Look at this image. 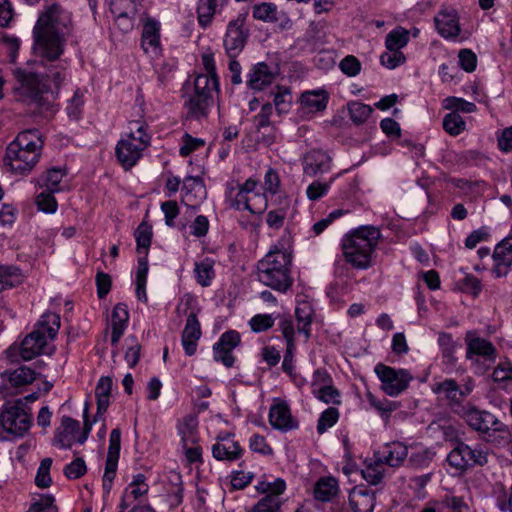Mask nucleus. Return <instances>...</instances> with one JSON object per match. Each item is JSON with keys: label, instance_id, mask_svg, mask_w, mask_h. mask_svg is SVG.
<instances>
[{"label": "nucleus", "instance_id": "1", "mask_svg": "<svg viewBox=\"0 0 512 512\" xmlns=\"http://www.w3.org/2000/svg\"><path fill=\"white\" fill-rule=\"evenodd\" d=\"M72 32L71 13L59 3L47 4L34 27L35 41L41 57L49 60L63 53L66 37Z\"/></svg>", "mask_w": 512, "mask_h": 512}, {"label": "nucleus", "instance_id": "2", "mask_svg": "<svg viewBox=\"0 0 512 512\" xmlns=\"http://www.w3.org/2000/svg\"><path fill=\"white\" fill-rule=\"evenodd\" d=\"M43 144L38 129L20 132L6 148L4 165L14 174H29L40 159Z\"/></svg>", "mask_w": 512, "mask_h": 512}, {"label": "nucleus", "instance_id": "3", "mask_svg": "<svg viewBox=\"0 0 512 512\" xmlns=\"http://www.w3.org/2000/svg\"><path fill=\"white\" fill-rule=\"evenodd\" d=\"M380 237L381 232L375 226H361L347 234L341 241L346 262L357 270L370 268L373 265V254Z\"/></svg>", "mask_w": 512, "mask_h": 512}, {"label": "nucleus", "instance_id": "4", "mask_svg": "<svg viewBox=\"0 0 512 512\" xmlns=\"http://www.w3.org/2000/svg\"><path fill=\"white\" fill-rule=\"evenodd\" d=\"M291 263V253L275 245L257 263L258 281L273 290L285 293L293 284L290 271Z\"/></svg>", "mask_w": 512, "mask_h": 512}, {"label": "nucleus", "instance_id": "5", "mask_svg": "<svg viewBox=\"0 0 512 512\" xmlns=\"http://www.w3.org/2000/svg\"><path fill=\"white\" fill-rule=\"evenodd\" d=\"M60 328V316L56 313H44L34 330L25 336L19 347L12 345L8 353L19 351L24 361H29L40 354H50L52 350L49 347L48 340H53Z\"/></svg>", "mask_w": 512, "mask_h": 512}, {"label": "nucleus", "instance_id": "6", "mask_svg": "<svg viewBox=\"0 0 512 512\" xmlns=\"http://www.w3.org/2000/svg\"><path fill=\"white\" fill-rule=\"evenodd\" d=\"M461 416L468 426L483 435L487 442L501 443L510 435L508 426L489 411L467 404L463 407Z\"/></svg>", "mask_w": 512, "mask_h": 512}, {"label": "nucleus", "instance_id": "7", "mask_svg": "<svg viewBox=\"0 0 512 512\" xmlns=\"http://www.w3.org/2000/svg\"><path fill=\"white\" fill-rule=\"evenodd\" d=\"M32 416L23 400L6 402L0 409V440L23 437L30 429Z\"/></svg>", "mask_w": 512, "mask_h": 512}, {"label": "nucleus", "instance_id": "8", "mask_svg": "<svg viewBox=\"0 0 512 512\" xmlns=\"http://www.w3.org/2000/svg\"><path fill=\"white\" fill-rule=\"evenodd\" d=\"M130 133L116 145V156L125 169L136 165L142 152L150 145V136L146 133L145 125L135 121L131 123Z\"/></svg>", "mask_w": 512, "mask_h": 512}, {"label": "nucleus", "instance_id": "9", "mask_svg": "<svg viewBox=\"0 0 512 512\" xmlns=\"http://www.w3.org/2000/svg\"><path fill=\"white\" fill-rule=\"evenodd\" d=\"M214 91H218V83L215 80L206 76H196L194 93L185 102L189 118L196 120L207 118Z\"/></svg>", "mask_w": 512, "mask_h": 512}, {"label": "nucleus", "instance_id": "10", "mask_svg": "<svg viewBox=\"0 0 512 512\" xmlns=\"http://www.w3.org/2000/svg\"><path fill=\"white\" fill-rule=\"evenodd\" d=\"M466 359L472 361L478 373H485L495 363L497 350L492 342L479 337L475 331L465 335Z\"/></svg>", "mask_w": 512, "mask_h": 512}, {"label": "nucleus", "instance_id": "11", "mask_svg": "<svg viewBox=\"0 0 512 512\" xmlns=\"http://www.w3.org/2000/svg\"><path fill=\"white\" fill-rule=\"evenodd\" d=\"M195 301L190 294H185L176 307L178 315H187L186 324L181 336V342L185 354L193 356L197 351V342L200 339L201 327L197 314L192 310V304Z\"/></svg>", "mask_w": 512, "mask_h": 512}, {"label": "nucleus", "instance_id": "12", "mask_svg": "<svg viewBox=\"0 0 512 512\" xmlns=\"http://www.w3.org/2000/svg\"><path fill=\"white\" fill-rule=\"evenodd\" d=\"M374 372L381 381V389L390 397H396L404 392L413 377L406 369H395L393 367L378 363Z\"/></svg>", "mask_w": 512, "mask_h": 512}, {"label": "nucleus", "instance_id": "13", "mask_svg": "<svg viewBox=\"0 0 512 512\" xmlns=\"http://www.w3.org/2000/svg\"><path fill=\"white\" fill-rule=\"evenodd\" d=\"M447 461L456 469L466 470L487 464L488 453L480 447H471L464 442H458L448 454Z\"/></svg>", "mask_w": 512, "mask_h": 512}, {"label": "nucleus", "instance_id": "14", "mask_svg": "<svg viewBox=\"0 0 512 512\" xmlns=\"http://www.w3.org/2000/svg\"><path fill=\"white\" fill-rule=\"evenodd\" d=\"M245 22L246 16L240 14L227 25L223 46L229 58H237L248 41L249 30L245 27Z\"/></svg>", "mask_w": 512, "mask_h": 512}, {"label": "nucleus", "instance_id": "15", "mask_svg": "<svg viewBox=\"0 0 512 512\" xmlns=\"http://www.w3.org/2000/svg\"><path fill=\"white\" fill-rule=\"evenodd\" d=\"M14 75L20 83L19 90L21 95L29 98L33 102H39L44 93H53L52 86L44 82L41 73L17 69Z\"/></svg>", "mask_w": 512, "mask_h": 512}, {"label": "nucleus", "instance_id": "16", "mask_svg": "<svg viewBox=\"0 0 512 512\" xmlns=\"http://www.w3.org/2000/svg\"><path fill=\"white\" fill-rule=\"evenodd\" d=\"M254 196L258 198L262 205L257 207L251 203V198L237 185H228L226 191V200L229 207L238 211L247 210L252 214H261L267 208V199L265 194L255 193Z\"/></svg>", "mask_w": 512, "mask_h": 512}, {"label": "nucleus", "instance_id": "17", "mask_svg": "<svg viewBox=\"0 0 512 512\" xmlns=\"http://www.w3.org/2000/svg\"><path fill=\"white\" fill-rule=\"evenodd\" d=\"M278 76V69L265 62L254 64L246 76V85L250 90L262 91L272 85Z\"/></svg>", "mask_w": 512, "mask_h": 512}, {"label": "nucleus", "instance_id": "18", "mask_svg": "<svg viewBox=\"0 0 512 512\" xmlns=\"http://www.w3.org/2000/svg\"><path fill=\"white\" fill-rule=\"evenodd\" d=\"M492 259L494 262L492 274L496 278L507 276L512 267V234L495 246Z\"/></svg>", "mask_w": 512, "mask_h": 512}, {"label": "nucleus", "instance_id": "19", "mask_svg": "<svg viewBox=\"0 0 512 512\" xmlns=\"http://www.w3.org/2000/svg\"><path fill=\"white\" fill-rule=\"evenodd\" d=\"M332 159L330 155L320 149L308 151L302 159L303 173L309 177L327 173L331 169Z\"/></svg>", "mask_w": 512, "mask_h": 512}, {"label": "nucleus", "instance_id": "20", "mask_svg": "<svg viewBox=\"0 0 512 512\" xmlns=\"http://www.w3.org/2000/svg\"><path fill=\"white\" fill-rule=\"evenodd\" d=\"M242 454L243 449L230 434L218 437L217 442L212 446V455L219 461L232 462L240 459Z\"/></svg>", "mask_w": 512, "mask_h": 512}, {"label": "nucleus", "instance_id": "21", "mask_svg": "<svg viewBox=\"0 0 512 512\" xmlns=\"http://www.w3.org/2000/svg\"><path fill=\"white\" fill-rule=\"evenodd\" d=\"M269 422L274 429L284 432L298 427V422L292 417L290 408L284 401L270 407Z\"/></svg>", "mask_w": 512, "mask_h": 512}, {"label": "nucleus", "instance_id": "22", "mask_svg": "<svg viewBox=\"0 0 512 512\" xmlns=\"http://www.w3.org/2000/svg\"><path fill=\"white\" fill-rule=\"evenodd\" d=\"M182 201L188 206L195 209L207 195L204 182L201 177L187 176L182 186Z\"/></svg>", "mask_w": 512, "mask_h": 512}, {"label": "nucleus", "instance_id": "23", "mask_svg": "<svg viewBox=\"0 0 512 512\" xmlns=\"http://www.w3.org/2000/svg\"><path fill=\"white\" fill-rule=\"evenodd\" d=\"M148 491L149 485L146 482V476L142 473L134 475L132 481L123 491L122 498L119 504V512H124L132 505L134 501L146 495Z\"/></svg>", "mask_w": 512, "mask_h": 512}, {"label": "nucleus", "instance_id": "24", "mask_svg": "<svg viewBox=\"0 0 512 512\" xmlns=\"http://www.w3.org/2000/svg\"><path fill=\"white\" fill-rule=\"evenodd\" d=\"M438 33L446 38H456L460 33L459 18L454 9H443L435 16Z\"/></svg>", "mask_w": 512, "mask_h": 512}, {"label": "nucleus", "instance_id": "25", "mask_svg": "<svg viewBox=\"0 0 512 512\" xmlns=\"http://www.w3.org/2000/svg\"><path fill=\"white\" fill-rule=\"evenodd\" d=\"M42 65L46 68L44 73H41L44 82L49 83L52 86V95H58L61 84L66 79V65L62 61L55 62L58 58L49 60L46 57H42Z\"/></svg>", "mask_w": 512, "mask_h": 512}, {"label": "nucleus", "instance_id": "26", "mask_svg": "<svg viewBox=\"0 0 512 512\" xmlns=\"http://www.w3.org/2000/svg\"><path fill=\"white\" fill-rule=\"evenodd\" d=\"M141 46L145 53L158 55L161 51L160 46V23L152 18H148L142 30Z\"/></svg>", "mask_w": 512, "mask_h": 512}, {"label": "nucleus", "instance_id": "27", "mask_svg": "<svg viewBox=\"0 0 512 512\" xmlns=\"http://www.w3.org/2000/svg\"><path fill=\"white\" fill-rule=\"evenodd\" d=\"M408 456L407 446L399 441L388 443L384 446L382 451L376 454L381 464H386L390 467L400 466Z\"/></svg>", "mask_w": 512, "mask_h": 512}, {"label": "nucleus", "instance_id": "28", "mask_svg": "<svg viewBox=\"0 0 512 512\" xmlns=\"http://www.w3.org/2000/svg\"><path fill=\"white\" fill-rule=\"evenodd\" d=\"M79 428L80 424L77 420L69 416H63L60 427L55 431L54 443L64 449L71 448L77 439L76 434Z\"/></svg>", "mask_w": 512, "mask_h": 512}, {"label": "nucleus", "instance_id": "29", "mask_svg": "<svg viewBox=\"0 0 512 512\" xmlns=\"http://www.w3.org/2000/svg\"><path fill=\"white\" fill-rule=\"evenodd\" d=\"M375 501V492L362 486L354 487L349 494V504L353 512H373Z\"/></svg>", "mask_w": 512, "mask_h": 512}, {"label": "nucleus", "instance_id": "30", "mask_svg": "<svg viewBox=\"0 0 512 512\" xmlns=\"http://www.w3.org/2000/svg\"><path fill=\"white\" fill-rule=\"evenodd\" d=\"M272 114V104L265 103L264 105H262L260 112L256 114L253 118V124L257 132H260L262 129L265 128H270V132L268 134H263L262 136V142L268 146L275 142V128L270 120Z\"/></svg>", "mask_w": 512, "mask_h": 512}, {"label": "nucleus", "instance_id": "31", "mask_svg": "<svg viewBox=\"0 0 512 512\" xmlns=\"http://www.w3.org/2000/svg\"><path fill=\"white\" fill-rule=\"evenodd\" d=\"M339 491L337 479L332 476H324L315 483L313 495L319 502H333Z\"/></svg>", "mask_w": 512, "mask_h": 512}, {"label": "nucleus", "instance_id": "32", "mask_svg": "<svg viewBox=\"0 0 512 512\" xmlns=\"http://www.w3.org/2000/svg\"><path fill=\"white\" fill-rule=\"evenodd\" d=\"M129 320V313L127 306L123 303H118L111 316V343L117 345L120 338L122 337Z\"/></svg>", "mask_w": 512, "mask_h": 512}, {"label": "nucleus", "instance_id": "33", "mask_svg": "<svg viewBox=\"0 0 512 512\" xmlns=\"http://www.w3.org/2000/svg\"><path fill=\"white\" fill-rule=\"evenodd\" d=\"M67 175L65 168L52 167L44 171L37 179L36 185L51 192L62 191L61 182Z\"/></svg>", "mask_w": 512, "mask_h": 512}, {"label": "nucleus", "instance_id": "34", "mask_svg": "<svg viewBox=\"0 0 512 512\" xmlns=\"http://www.w3.org/2000/svg\"><path fill=\"white\" fill-rule=\"evenodd\" d=\"M112 389V379L108 376H103L99 379L96 388L95 396L97 399V412L94 416V422L100 420L106 412L109 403Z\"/></svg>", "mask_w": 512, "mask_h": 512}, {"label": "nucleus", "instance_id": "35", "mask_svg": "<svg viewBox=\"0 0 512 512\" xmlns=\"http://www.w3.org/2000/svg\"><path fill=\"white\" fill-rule=\"evenodd\" d=\"M435 394H443L451 406L460 405L462 403V391L456 380L447 378L441 382H437L432 386Z\"/></svg>", "mask_w": 512, "mask_h": 512}, {"label": "nucleus", "instance_id": "36", "mask_svg": "<svg viewBox=\"0 0 512 512\" xmlns=\"http://www.w3.org/2000/svg\"><path fill=\"white\" fill-rule=\"evenodd\" d=\"M314 316V308L308 301L298 302L295 308V317L297 320V330L304 334L306 339L311 335V323Z\"/></svg>", "mask_w": 512, "mask_h": 512}, {"label": "nucleus", "instance_id": "37", "mask_svg": "<svg viewBox=\"0 0 512 512\" xmlns=\"http://www.w3.org/2000/svg\"><path fill=\"white\" fill-rule=\"evenodd\" d=\"M37 374L27 366H21L13 371L2 374L11 387L19 388L26 386L36 379Z\"/></svg>", "mask_w": 512, "mask_h": 512}, {"label": "nucleus", "instance_id": "38", "mask_svg": "<svg viewBox=\"0 0 512 512\" xmlns=\"http://www.w3.org/2000/svg\"><path fill=\"white\" fill-rule=\"evenodd\" d=\"M329 96L324 90L307 91L301 95V105L310 112H318L326 109Z\"/></svg>", "mask_w": 512, "mask_h": 512}, {"label": "nucleus", "instance_id": "39", "mask_svg": "<svg viewBox=\"0 0 512 512\" xmlns=\"http://www.w3.org/2000/svg\"><path fill=\"white\" fill-rule=\"evenodd\" d=\"M220 6L219 0H199L197 5V16L198 22L201 27L206 28L213 20V17L217 11V7Z\"/></svg>", "mask_w": 512, "mask_h": 512}, {"label": "nucleus", "instance_id": "40", "mask_svg": "<svg viewBox=\"0 0 512 512\" xmlns=\"http://www.w3.org/2000/svg\"><path fill=\"white\" fill-rule=\"evenodd\" d=\"M409 41V32L402 28L398 27L392 31H390L385 39V47L390 51H401Z\"/></svg>", "mask_w": 512, "mask_h": 512}, {"label": "nucleus", "instance_id": "41", "mask_svg": "<svg viewBox=\"0 0 512 512\" xmlns=\"http://www.w3.org/2000/svg\"><path fill=\"white\" fill-rule=\"evenodd\" d=\"M442 126L449 135L458 136L466 129V122L458 112L452 111L444 116Z\"/></svg>", "mask_w": 512, "mask_h": 512}, {"label": "nucleus", "instance_id": "42", "mask_svg": "<svg viewBox=\"0 0 512 512\" xmlns=\"http://www.w3.org/2000/svg\"><path fill=\"white\" fill-rule=\"evenodd\" d=\"M195 275L198 284L202 287H207L211 284L215 276L212 260L206 258L200 262L195 263Z\"/></svg>", "mask_w": 512, "mask_h": 512}, {"label": "nucleus", "instance_id": "43", "mask_svg": "<svg viewBox=\"0 0 512 512\" xmlns=\"http://www.w3.org/2000/svg\"><path fill=\"white\" fill-rule=\"evenodd\" d=\"M135 239L137 243V252L147 255L152 241V227L146 222H142L136 229Z\"/></svg>", "mask_w": 512, "mask_h": 512}, {"label": "nucleus", "instance_id": "44", "mask_svg": "<svg viewBox=\"0 0 512 512\" xmlns=\"http://www.w3.org/2000/svg\"><path fill=\"white\" fill-rule=\"evenodd\" d=\"M368 403L376 409L382 418L388 419L393 411L400 406L396 401H390L386 398L378 399L371 392L366 395Z\"/></svg>", "mask_w": 512, "mask_h": 512}, {"label": "nucleus", "instance_id": "45", "mask_svg": "<svg viewBox=\"0 0 512 512\" xmlns=\"http://www.w3.org/2000/svg\"><path fill=\"white\" fill-rule=\"evenodd\" d=\"M196 429V419L191 416L185 417L178 428L179 434L181 435V442L183 448H186V446L189 445L190 443L195 444L197 442L195 436Z\"/></svg>", "mask_w": 512, "mask_h": 512}, {"label": "nucleus", "instance_id": "46", "mask_svg": "<svg viewBox=\"0 0 512 512\" xmlns=\"http://www.w3.org/2000/svg\"><path fill=\"white\" fill-rule=\"evenodd\" d=\"M348 111L352 122L360 125L370 117L373 109L367 104L354 101L348 104Z\"/></svg>", "mask_w": 512, "mask_h": 512}, {"label": "nucleus", "instance_id": "47", "mask_svg": "<svg viewBox=\"0 0 512 512\" xmlns=\"http://www.w3.org/2000/svg\"><path fill=\"white\" fill-rule=\"evenodd\" d=\"M55 193L56 192H51L46 189H45V191H42L41 193H39L36 196V200H35L38 210H40L44 213H48V214L55 213L58 208L57 200L54 197Z\"/></svg>", "mask_w": 512, "mask_h": 512}, {"label": "nucleus", "instance_id": "48", "mask_svg": "<svg viewBox=\"0 0 512 512\" xmlns=\"http://www.w3.org/2000/svg\"><path fill=\"white\" fill-rule=\"evenodd\" d=\"M273 103L279 114L287 113L292 103L290 88L277 86V92L274 95Z\"/></svg>", "mask_w": 512, "mask_h": 512}, {"label": "nucleus", "instance_id": "49", "mask_svg": "<svg viewBox=\"0 0 512 512\" xmlns=\"http://www.w3.org/2000/svg\"><path fill=\"white\" fill-rule=\"evenodd\" d=\"M339 419V411L335 407H329L324 410L317 423V432L319 434L325 433L329 428L334 426Z\"/></svg>", "mask_w": 512, "mask_h": 512}, {"label": "nucleus", "instance_id": "50", "mask_svg": "<svg viewBox=\"0 0 512 512\" xmlns=\"http://www.w3.org/2000/svg\"><path fill=\"white\" fill-rule=\"evenodd\" d=\"M253 17L265 22H273L277 20V7L273 3H261L253 8Z\"/></svg>", "mask_w": 512, "mask_h": 512}, {"label": "nucleus", "instance_id": "51", "mask_svg": "<svg viewBox=\"0 0 512 512\" xmlns=\"http://www.w3.org/2000/svg\"><path fill=\"white\" fill-rule=\"evenodd\" d=\"M335 177H332L329 182H320V181H314L312 182L306 189V196L310 201H317L320 198L324 197L330 187L331 184L334 182Z\"/></svg>", "mask_w": 512, "mask_h": 512}, {"label": "nucleus", "instance_id": "52", "mask_svg": "<svg viewBox=\"0 0 512 512\" xmlns=\"http://www.w3.org/2000/svg\"><path fill=\"white\" fill-rule=\"evenodd\" d=\"M52 466V459L51 458H44L40 466L38 467L37 474L35 477V484L39 488H48L51 483L52 479L50 477V469Z\"/></svg>", "mask_w": 512, "mask_h": 512}, {"label": "nucleus", "instance_id": "53", "mask_svg": "<svg viewBox=\"0 0 512 512\" xmlns=\"http://www.w3.org/2000/svg\"><path fill=\"white\" fill-rule=\"evenodd\" d=\"M361 474L363 478L371 485H378L381 483L384 474L382 470V464L379 462L378 458L376 457L374 464L366 466L361 471Z\"/></svg>", "mask_w": 512, "mask_h": 512}, {"label": "nucleus", "instance_id": "54", "mask_svg": "<svg viewBox=\"0 0 512 512\" xmlns=\"http://www.w3.org/2000/svg\"><path fill=\"white\" fill-rule=\"evenodd\" d=\"M434 456L435 452L432 451L431 449H421L416 452H413L410 455L408 462L414 468H424L430 464Z\"/></svg>", "mask_w": 512, "mask_h": 512}, {"label": "nucleus", "instance_id": "55", "mask_svg": "<svg viewBox=\"0 0 512 512\" xmlns=\"http://www.w3.org/2000/svg\"><path fill=\"white\" fill-rule=\"evenodd\" d=\"M313 395L318 400L326 404L339 405L341 403L340 392L333 386V384L326 386V388L317 389L315 392H313Z\"/></svg>", "mask_w": 512, "mask_h": 512}, {"label": "nucleus", "instance_id": "56", "mask_svg": "<svg viewBox=\"0 0 512 512\" xmlns=\"http://www.w3.org/2000/svg\"><path fill=\"white\" fill-rule=\"evenodd\" d=\"M19 270L12 266H0V292L15 285Z\"/></svg>", "mask_w": 512, "mask_h": 512}, {"label": "nucleus", "instance_id": "57", "mask_svg": "<svg viewBox=\"0 0 512 512\" xmlns=\"http://www.w3.org/2000/svg\"><path fill=\"white\" fill-rule=\"evenodd\" d=\"M282 503L281 500H276L274 497L264 496L249 512H280Z\"/></svg>", "mask_w": 512, "mask_h": 512}, {"label": "nucleus", "instance_id": "58", "mask_svg": "<svg viewBox=\"0 0 512 512\" xmlns=\"http://www.w3.org/2000/svg\"><path fill=\"white\" fill-rule=\"evenodd\" d=\"M405 61V55L403 52L398 50H387L380 56V63L388 69H395L396 67L402 65Z\"/></svg>", "mask_w": 512, "mask_h": 512}, {"label": "nucleus", "instance_id": "59", "mask_svg": "<svg viewBox=\"0 0 512 512\" xmlns=\"http://www.w3.org/2000/svg\"><path fill=\"white\" fill-rule=\"evenodd\" d=\"M251 330L256 333L267 331L274 325V318L270 314H257L249 321Z\"/></svg>", "mask_w": 512, "mask_h": 512}, {"label": "nucleus", "instance_id": "60", "mask_svg": "<svg viewBox=\"0 0 512 512\" xmlns=\"http://www.w3.org/2000/svg\"><path fill=\"white\" fill-rule=\"evenodd\" d=\"M281 186L280 176L278 172L269 167L264 175V189L265 192L275 195L279 192Z\"/></svg>", "mask_w": 512, "mask_h": 512}, {"label": "nucleus", "instance_id": "61", "mask_svg": "<svg viewBox=\"0 0 512 512\" xmlns=\"http://www.w3.org/2000/svg\"><path fill=\"white\" fill-rule=\"evenodd\" d=\"M339 68L348 77H355L361 71V62L355 56L347 55L340 61Z\"/></svg>", "mask_w": 512, "mask_h": 512}, {"label": "nucleus", "instance_id": "62", "mask_svg": "<svg viewBox=\"0 0 512 512\" xmlns=\"http://www.w3.org/2000/svg\"><path fill=\"white\" fill-rule=\"evenodd\" d=\"M55 499L52 495L47 494L31 504L28 512H58L56 505L54 504Z\"/></svg>", "mask_w": 512, "mask_h": 512}, {"label": "nucleus", "instance_id": "63", "mask_svg": "<svg viewBox=\"0 0 512 512\" xmlns=\"http://www.w3.org/2000/svg\"><path fill=\"white\" fill-rule=\"evenodd\" d=\"M441 504L443 508L450 510V512H468L469 510L463 498L454 495H445Z\"/></svg>", "mask_w": 512, "mask_h": 512}, {"label": "nucleus", "instance_id": "64", "mask_svg": "<svg viewBox=\"0 0 512 512\" xmlns=\"http://www.w3.org/2000/svg\"><path fill=\"white\" fill-rule=\"evenodd\" d=\"M495 382H512V363L509 361L500 362L492 374Z\"/></svg>", "mask_w": 512, "mask_h": 512}]
</instances>
